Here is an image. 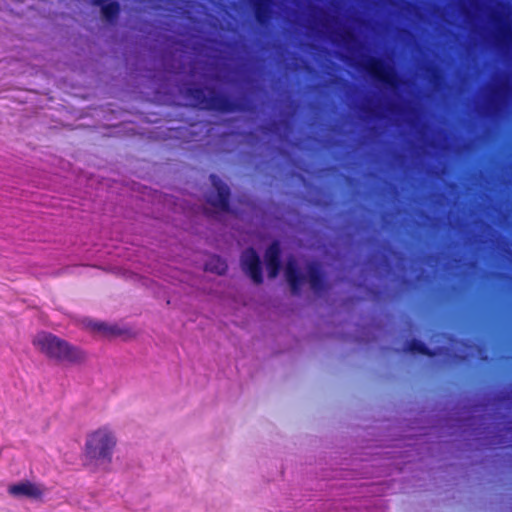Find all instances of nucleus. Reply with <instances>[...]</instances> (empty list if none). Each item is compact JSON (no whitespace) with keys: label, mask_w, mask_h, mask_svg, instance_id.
<instances>
[{"label":"nucleus","mask_w":512,"mask_h":512,"mask_svg":"<svg viewBox=\"0 0 512 512\" xmlns=\"http://www.w3.org/2000/svg\"><path fill=\"white\" fill-rule=\"evenodd\" d=\"M241 265L244 272L255 284H261L263 282L261 259L253 247H249L243 251L241 255Z\"/></svg>","instance_id":"nucleus-6"},{"label":"nucleus","mask_w":512,"mask_h":512,"mask_svg":"<svg viewBox=\"0 0 512 512\" xmlns=\"http://www.w3.org/2000/svg\"><path fill=\"white\" fill-rule=\"evenodd\" d=\"M505 90V85H501V86H498L497 88L494 89L493 91V95L495 97H498L500 96V94Z\"/></svg>","instance_id":"nucleus-17"},{"label":"nucleus","mask_w":512,"mask_h":512,"mask_svg":"<svg viewBox=\"0 0 512 512\" xmlns=\"http://www.w3.org/2000/svg\"><path fill=\"white\" fill-rule=\"evenodd\" d=\"M8 493L17 498L26 497L30 499H38L43 495V490L35 483L26 480L10 485L8 487Z\"/></svg>","instance_id":"nucleus-8"},{"label":"nucleus","mask_w":512,"mask_h":512,"mask_svg":"<svg viewBox=\"0 0 512 512\" xmlns=\"http://www.w3.org/2000/svg\"><path fill=\"white\" fill-rule=\"evenodd\" d=\"M116 445L114 435L107 428H100L91 433L85 444V455L94 461L110 462Z\"/></svg>","instance_id":"nucleus-3"},{"label":"nucleus","mask_w":512,"mask_h":512,"mask_svg":"<svg viewBox=\"0 0 512 512\" xmlns=\"http://www.w3.org/2000/svg\"><path fill=\"white\" fill-rule=\"evenodd\" d=\"M264 260L269 278L277 277L281 269V247L277 240L267 247Z\"/></svg>","instance_id":"nucleus-7"},{"label":"nucleus","mask_w":512,"mask_h":512,"mask_svg":"<svg viewBox=\"0 0 512 512\" xmlns=\"http://www.w3.org/2000/svg\"><path fill=\"white\" fill-rule=\"evenodd\" d=\"M228 269V265L225 260H223L218 255H212L209 257L207 262L205 263V270L209 272L216 273L218 275H223L226 273Z\"/></svg>","instance_id":"nucleus-13"},{"label":"nucleus","mask_w":512,"mask_h":512,"mask_svg":"<svg viewBox=\"0 0 512 512\" xmlns=\"http://www.w3.org/2000/svg\"><path fill=\"white\" fill-rule=\"evenodd\" d=\"M254 12L256 22L266 27L273 17V0H248Z\"/></svg>","instance_id":"nucleus-9"},{"label":"nucleus","mask_w":512,"mask_h":512,"mask_svg":"<svg viewBox=\"0 0 512 512\" xmlns=\"http://www.w3.org/2000/svg\"><path fill=\"white\" fill-rule=\"evenodd\" d=\"M363 69L372 80L387 88L395 89L399 86L400 79L396 71L379 57H370Z\"/></svg>","instance_id":"nucleus-4"},{"label":"nucleus","mask_w":512,"mask_h":512,"mask_svg":"<svg viewBox=\"0 0 512 512\" xmlns=\"http://www.w3.org/2000/svg\"><path fill=\"white\" fill-rule=\"evenodd\" d=\"M307 276L311 289L320 294L325 290V277L322 272L321 266L317 262H310L306 266Z\"/></svg>","instance_id":"nucleus-11"},{"label":"nucleus","mask_w":512,"mask_h":512,"mask_svg":"<svg viewBox=\"0 0 512 512\" xmlns=\"http://www.w3.org/2000/svg\"><path fill=\"white\" fill-rule=\"evenodd\" d=\"M92 328L94 330H97V331H100V332H103L105 334H114L115 331L113 328H110L108 327L105 323L103 322H97V323H94Z\"/></svg>","instance_id":"nucleus-16"},{"label":"nucleus","mask_w":512,"mask_h":512,"mask_svg":"<svg viewBox=\"0 0 512 512\" xmlns=\"http://www.w3.org/2000/svg\"><path fill=\"white\" fill-rule=\"evenodd\" d=\"M502 35H503V37L506 38L508 34L506 32H503Z\"/></svg>","instance_id":"nucleus-19"},{"label":"nucleus","mask_w":512,"mask_h":512,"mask_svg":"<svg viewBox=\"0 0 512 512\" xmlns=\"http://www.w3.org/2000/svg\"><path fill=\"white\" fill-rule=\"evenodd\" d=\"M121 7L117 1H112L107 3L106 5H102V15L109 22L113 23L118 18Z\"/></svg>","instance_id":"nucleus-14"},{"label":"nucleus","mask_w":512,"mask_h":512,"mask_svg":"<svg viewBox=\"0 0 512 512\" xmlns=\"http://www.w3.org/2000/svg\"><path fill=\"white\" fill-rule=\"evenodd\" d=\"M210 181L216 190V194H210L207 197V203L223 212H230L229 187L221 180L219 176L215 174L210 175Z\"/></svg>","instance_id":"nucleus-5"},{"label":"nucleus","mask_w":512,"mask_h":512,"mask_svg":"<svg viewBox=\"0 0 512 512\" xmlns=\"http://www.w3.org/2000/svg\"><path fill=\"white\" fill-rule=\"evenodd\" d=\"M185 95L201 110L232 113L242 109L238 101L217 92L214 88L190 87L187 88Z\"/></svg>","instance_id":"nucleus-2"},{"label":"nucleus","mask_w":512,"mask_h":512,"mask_svg":"<svg viewBox=\"0 0 512 512\" xmlns=\"http://www.w3.org/2000/svg\"><path fill=\"white\" fill-rule=\"evenodd\" d=\"M32 343L47 358L60 363L78 364L86 358L85 353L78 347L50 332L37 333Z\"/></svg>","instance_id":"nucleus-1"},{"label":"nucleus","mask_w":512,"mask_h":512,"mask_svg":"<svg viewBox=\"0 0 512 512\" xmlns=\"http://www.w3.org/2000/svg\"><path fill=\"white\" fill-rule=\"evenodd\" d=\"M92 4L100 6L102 8V5H106V0H92Z\"/></svg>","instance_id":"nucleus-18"},{"label":"nucleus","mask_w":512,"mask_h":512,"mask_svg":"<svg viewBox=\"0 0 512 512\" xmlns=\"http://www.w3.org/2000/svg\"><path fill=\"white\" fill-rule=\"evenodd\" d=\"M285 276L292 294L298 295L300 293L301 285L303 284L305 277L300 272L295 259L290 258L287 261L285 267Z\"/></svg>","instance_id":"nucleus-10"},{"label":"nucleus","mask_w":512,"mask_h":512,"mask_svg":"<svg viewBox=\"0 0 512 512\" xmlns=\"http://www.w3.org/2000/svg\"><path fill=\"white\" fill-rule=\"evenodd\" d=\"M340 38L344 44L354 43L356 41V35L351 30H345L340 34Z\"/></svg>","instance_id":"nucleus-15"},{"label":"nucleus","mask_w":512,"mask_h":512,"mask_svg":"<svg viewBox=\"0 0 512 512\" xmlns=\"http://www.w3.org/2000/svg\"><path fill=\"white\" fill-rule=\"evenodd\" d=\"M405 350L413 354H421L428 357H435L437 355L436 350L430 349L424 342L418 339L408 341L405 345Z\"/></svg>","instance_id":"nucleus-12"}]
</instances>
